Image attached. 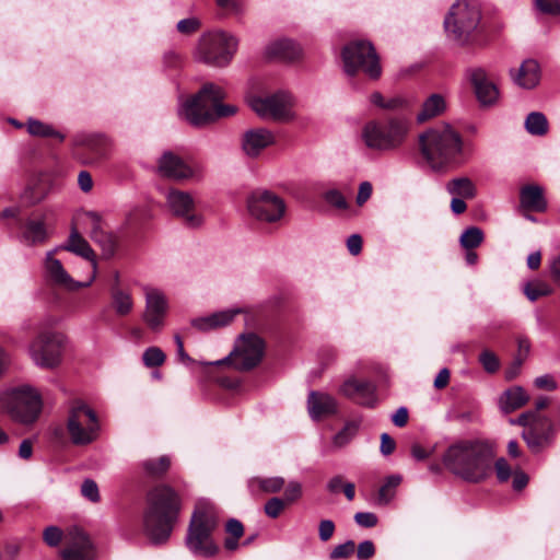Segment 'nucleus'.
<instances>
[{
  "instance_id": "obj_3",
  "label": "nucleus",
  "mask_w": 560,
  "mask_h": 560,
  "mask_svg": "<svg viewBox=\"0 0 560 560\" xmlns=\"http://www.w3.org/2000/svg\"><path fill=\"white\" fill-rule=\"evenodd\" d=\"M224 97L222 88L207 82L196 95L182 105L179 115L195 127H203L220 118L231 117L238 112V107L223 104Z\"/></svg>"
},
{
  "instance_id": "obj_35",
  "label": "nucleus",
  "mask_w": 560,
  "mask_h": 560,
  "mask_svg": "<svg viewBox=\"0 0 560 560\" xmlns=\"http://www.w3.org/2000/svg\"><path fill=\"white\" fill-rule=\"evenodd\" d=\"M172 466V458L168 455H162L156 458H147L140 463L143 474L148 478H163Z\"/></svg>"
},
{
  "instance_id": "obj_1",
  "label": "nucleus",
  "mask_w": 560,
  "mask_h": 560,
  "mask_svg": "<svg viewBox=\"0 0 560 560\" xmlns=\"http://www.w3.org/2000/svg\"><path fill=\"white\" fill-rule=\"evenodd\" d=\"M182 509L179 494L167 485L152 488L147 495L143 513V530L153 544L168 540Z\"/></svg>"
},
{
  "instance_id": "obj_58",
  "label": "nucleus",
  "mask_w": 560,
  "mask_h": 560,
  "mask_svg": "<svg viewBox=\"0 0 560 560\" xmlns=\"http://www.w3.org/2000/svg\"><path fill=\"white\" fill-rule=\"evenodd\" d=\"M302 497V485L298 481H291L285 488L284 497L282 500L285 504H291Z\"/></svg>"
},
{
  "instance_id": "obj_25",
  "label": "nucleus",
  "mask_w": 560,
  "mask_h": 560,
  "mask_svg": "<svg viewBox=\"0 0 560 560\" xmlns=\"http://www.w3.org/2000/svg\"><path fill=\"white\" fill-rule=\"evenodd\" d=\"M307 410L313 420H319L337 412V401L329 394L312 390L307 397Z\"/></svg>"
},
{
  "instance_id": "obj_28",
  "label": "nucleus",
  "mask_w": 560,
  "mask_h": 560,
  "mask_svg": "<svg viewBox=\"0 0 560 560\" xmlns=\"http://www.w3.org/2000/svg\"><path fill=\"white\" fill-rule=\"evenodd\" d=\"M470 78L478 101L482 105L493 104L499 95L498 89L487 79L485 71L482 69H475L471 71Z\"/></svg>"
},
{
  "instance_id": "obj_64",
  "label": "nucleus",
  "mask_w": 560,
  "mask_h": 560,
  "mask_svg": "<svg viewBox=\"0 0 560 560\" xmlns=\"http://www.w3.org/2000/svg\"><path fill=\"white\" fill-rule=\"evenodd\" d=\"M372 185L370 182H362L359 186V191L357 195V203L359 206L364 205L372 195Z\"/></svg>"
},
{
  "instance_id": "obj_51",
  "label": "nucleus",
  "mask_w": 560,
  "mask_h": 560,
  "mask_svg": "<svg viewBox=\"0 0 560 560\" xmlns=\"http://www.w3.org/2000/svg\"><path fill=\"white\" fill-rule=\"evenodd\" d=\"M200 27H201V22L196 16L183 19V20L178 21L176 24L177 32L183 35L195 34L200 30Z\"/></svg>"
},
{
  "instance_id": "obj_4",
  "label": "nucleus",
  "mask_w": 560,
  "mask_h": 560,
  "mask_svg": "<svg viewBox=\"0 0 560 560\" xmlns=\"http://www.w3.org/2000/svg\"><path fill=\"white\" fill-rule=\"evenodd\" d=\"M419 145L431 168L441 171L462 152V138L450 126L436 127L419 136Z\"/></svg>"
},
{
  "instance_id": "obj_6",
  "label": "nucleus",
  "mask_w": 560,
  "mask_h": 560,
  "mask_svg": "<svg viewBox=\"0 0 560 560\" xmlns=\"http://www.w3.org/2000/svg\"><path fill=\"white\" fill-rule=\"evenodd\" d=\"M237 50V40L223 31L203 33L192 51L195 61L212 68L229 66Z\"/></svg>"
},
{
  "instance_id": "obj_15",
  "label": "nucleus",
  "mask_w": 560,
  "mask_h": 560,
  "mask_svg": "<svg viewBox=\"0 0 560 560\" xmlns=\"http://www.w3.org/2000/svg\"><path fill=\"white\" fill-rule=\"evenodd\" d=\"M247 211L257 220L272 223L284 215L285 203L271 191L258 189L247 196Z\"/></svg>"
},
{
  "instance_id": "obj_42",
  "label": "nucleus",
  "mask_w": 560,
  "mask_h": 560,
  "mask_svg": "<svg viewBox=\"0 0 560 560\" xmlns=\"http://www.w3.org/2000/svg\"><path fill=\"white\" fill-rule=\"evenodd\" d=\"M402 478L400 475H392L385 479V482L378 490L377 503L381 505L388 504L396 494V489L400 485Z\"/></svg>"
},
{
  "instance_id": "obj_60",
  "label": "nucleus",
  "mask_w": 560,
  "mask_h": 560,
  "mask_svg": "<svg viewBox=\"0 0 560 560\" xmlns=\"http://www.w3.org/2000/svg\"><path fill=\"white\" fill-rule=\"evenodd\" d=\"M355 523L365 528L374 527L377 524V516L372 512H358L354 515Z\"/></svg>"
},
{
  "instance_id": "obj_38",
  "label": "nucleus",
  "mask_w": 560,
  "mask_h": 560,
  "mask_svg": "<svg viewBox=\"0 0 560 560\" xmlns=\"http://www.w3.org/2000/svg\"><path fill=\"white\" fill-rule=\"evenodd\" d=\"M265 354V340L256 334H247V371L258 366Z\"/></svg>"
},
{
  "instance_id": "obj_40",
  "label": "nucleus",
  "mask_w": 560,
  "mask_h": 560,
  "mask_svg": "<svg viewBox=\"0 0 560 560\" xmlns=\"http://www.w3.org/2000/svg\"><path fill=\"white\" fill-rule=\"evenodd\" d=\"M27 132L33 137L57 138L59 142L65 140V136L56 130L51 125L43 122L35 118H28L26 124Z\"/></svg>"
},
{
  "instance_id": "obj_32",
  "label": "nucleus",
  "mask_w": 560,
  "mask_h": 560,
  "mask_svg": "<svg viewBox=\"0 0 560 560\" xmlns=\"http://www.w3.org/2000/svg\"><path fill=\"white\" fill-rule=\"evenodd\" d=\"M63 249L71 252L82 258L91 261L93 270L96 269V256L90 244L82 237L77 230H72L68 242L62 246Z\"/></svg>"
},
{
  "instance_id": "obj_48",
  "label": "nucleus",
  "mask_w": 560,
  "mask_h": 560,
  "mask_svg": "<svg viewBox=\"0 0 560 560\" xmlns=\"http://www.w3.org/2000/svg\"><path fill=\"white\" fill-rule=\"evenodd\" d=\"M250 486H257L266 493H277L283 488L284 479L282 477L253 478Z\"/></svg>"
},
{
  "instance_id": "obj_39",
  "label": "nucleus",
  "mask_w": 560,
  "mask_h": 560,
  "mask_svg": "<svg viewBox=\"0 0 560 560\" xmlns=\"http://www.w3.org/2000/svg\"><path fill=\"white\" fill-rule=\"evenodd\" d=\"M78 144L85 147L96 159L106 158L112 149L109 139L104 136H86Z\"/></svg>"
},
{
  "instance_id": "obj_54",
  "label": "nucleus",
  "mask_w": 560,
  "mask_h": 560,
  "mask_svg": "<svg viewBox=\"0 0 560 560\" xmlns=\"http://www.w3.org/2000/svg\"><path fill=\"white\" fill-rule=\"evenodd\" d=\"M63 537V532L58 526H48L43 532V539L49 547H57Z\"/></svg>"
},
{
  "instance_id": "obj_30",
  "label": "nucleus",
  "mask_w": 560,
  "mask_h": 560,
  "mask_svg": "<svg viewBox=\"0 0 560 560\" xmlns=\"http://www.w3.org/2000/svg\"><path fill=\"white\" fill-rule=\"evenodd\" d=\"M528 400L529 396L523 387L512 386L500 395L498 404L500 410L508 415L522 408Z\"/></svg>"
},
{
  "instance_id": "obj_19",
  "label": "nucleus",
  "mask_w": 560,
  "mask_h": 560,
  "mask_svg": "<svg viewBox=\"0 0 560 560\" xmlns=\"http://www.w3.org/2000/svg\"><path fill=\"white\" fill-rule=\"evenodd\" d=\"M339 393L366 408H375L378 404L376 386L370 381L349 377L341 384Z\"/></svg>"
},
{
  "instance_id": "obj_62",
  "label": "nucleus",
  "mask_w": 560,
  "mask_h": 560,
  "mask_svg": "<svg viewBox=\"0 0 560 560\" xmlns=\"http://www.w3.org/2000/svg\"><path fill=\"white\" fill-rule=\"evenodd\" d=\"M335 533V524L330 520H323L319 522L318 536L322 541L329 540Z\"/></svg>"
},
{
  "instance_id": "obj_34",
  "label": "nucleus",
  "mask_w": 560,
  "mask_h": 560,
  "mask_svg": "<svg viewBox=\"0 0 560 560\" xmlns=\"http://www.w3.org/2000/svg\"><path fill=\"white\" fill-rule=\"evenodd\" d=\"M110 305L118 316H127L133 310V300L130 291L120 288L117 283L110 288Z\"/></svg>"
},
{
  "instance_id": "obj_50",
  "label": "nucleus",
  "mask_w": 560,
  "mask_h": 560,
  "mask_svg": "<svg viewBox=\"0 0 560 560\" xmlns=\"http://www.w3.org/2000/svg\"><path fill=\"white\" fill-rule=\"evenodd\" d=\"M355 551V544L353 540H347L343 544L337 545L329 553L330 560L347 559Z\"/></svg>"
},
{
  "instance_id": "obj_24",
  "label": "nucleus",
  "mask_w": 560,
  "mask_h": 560,
  "mask_svg": "<svg viewBox=\"0 0 560 560\" xmlns=\"http://www.w3.org/2000/svg\"><path fill=\"white\" fill-rule=\"evenodd\" d=\"M266 57L270 60L291 62L302 56L301 47L291 39L280 38L271 42L265 50Z\"/></svg>"
},
{
  "instance_id": "obj_8",
  "label": "nucleus",
  "mask_w": 560,
  "mask_h": 560,
  "mask_svg": "<svg viewBox=\"0 0 560 560\" xmlns=\"http://www.w3.org/2000/svg\"><path fill=\"white\" fill-rule=\"evenodd\" d=\"M481 8L477 0H457L444 19L445 31L453 40L466 44L477 32Z\"/></svg>"
},
{
  "instance_id": "obj_7",
  "label": "nucleus",
  "mask_w": 560,
  "mask_h": 560,
  "mask_svg": "<svg viewBox=\"0 0 560 560\" xmlns=\"http://www.w3.org/2000/svg\"><path fill=\"white\" fill-rule=\"evenodd\" d=\"M409 130V119L395 116L384 121L368 122L362 130V139L370 149L389 151L399 148L405 142Z\"/></svg>"
},
{
  "instance_id": "obj_5",
  "label": "nucleus",
  "mask_w": 560,
  "mask_h": 560,
  "mask_svg": "<svg viewBox=\"0 0 560 560\" xmlns=\"http://www.w3.org/2000/svg\"><path fill=\"white\" fill-rule=\"evenodd\" d=\"M219 524L217 508L207 501H200L192 513L186 545L198 556L211 557L218 552V546L212 540V532Z\"/></svg>"
},
{
  "instance_id": "obj_45",
  "label": "nucleus",
  "mask_w": 560,
  "mask_h": 560,
  "mask_svg": "<svg viewBox=\"0 0 560 560\" xmlns=\"http://www.w3.org/2000/svg\"><path fill=\"white\" fill-rule=\"evenodd\" d=\"M360 420L349 421L345 424L342 430H340L332 440V443L336 447H343L347 445L352 438L358 433L360 428Z\"/></svg>"
},
{
  "instance_id": "obj_13",
  "label": "nucleus",
  "mask_w": 560,
  "mask_h": 560,
  "mask_svg": "<svg viewBox=\"0 0 560 560\" xmlns=\"http://www.w3.org/2000/svg\"><path fill=\"white\" fill-rule=\"evenodd\" d=\"M63 337L56 332H42L30 345V354L36 365L44 369L58 366L62 358Z\"/></svg>"
},
{
  "instance_id": "obj_33",
  "label": "nucleus",
  "mask_w": 560,
  "mask_h": 560,
  "mask_svg": "<svg viewBox=\"0 0 560 560\" xmlns=\"http://www.w3.org/2000/svg\"><path fill=\"white\" fill-rule=\"evenodd\" d=\"M446 109L445 98L438 93L431 94L422 104L420 112L417 114V121L423 124L442 115Z\"/></svg>"
},
{
  "instance_id": "obj_23",
  "label": "nucleus",
  "mask_w": 560,
  "mask_h": 560,
  "mask_svg": "<svg viewBox=\"0 0 560 560\" xmlns=\"http://www.w3.org/2000/svg\"><path fill=\"white\" fill-rule=\"evenodd\" d=\"M85 217L90 226L91 240L101 246L104 257H112L116 250L114 235L103 230L101 217L96 212H88Z\"/></svg>"
},
{
  "instance_id": "obj_52",
  "label": "nucleus",
  "mask_w": 560,
  "mask_h": 560,
  "mask_svg": "<svg viewBox=\"0 0 560 560\" xmlns=\"http://www.w3.org/2000/svg\"><path fill=\"white\" fill-rule=\"evenodd\" d=\"M324 200L330 206L345 210L348 208V203L342 192L338 189H329L323 195Z\"/></svg>"
},
{
  "instance_id": "obj_53",
  "label": "nucleus",
  "mask_w": 560,
  "mask_h": 560,
  "mask_svg": "<svg viewBox=\"0 0 560 560\" xmlns=\"http://www.w3.org/2000/svg\"><path fill=\"white\" fill-rule=\"evenodd\" d=\"M285 505L284 500L273 497L265 503L264 511L268 517L277 518L282 513Z\"/></svg>"
},
{
  "instance_id": "obj_9",
  "label": "nucleus",
  "mask_w": 560,
  "mask_h": 560,
  "mask_svg": "<svg viewBox=\"0 0 560 560\" xmlns=\"http://www.w3.org/2000/svg\"><path fill=\"white\" fill-rule=\"evenodd\" d=\"M0 410L24 424L33 423L42 410L40 395L30 386L0 394Z\"/></svg>"
},
{
  "instance_id": "obj_46",
  "label": "nucleus",
  "mask_w": 560,
  "mask_h": 560,
  "mask_svg": "<svg viewBox=\"0 0 560 560\" xmlns=\"http://www.w3.org/2000/svg\"><path fill=\"white\" fill-rule=\"evenodd\" d=\"M483 241V232L477 226L466 229L460 237L459 243L466 249H474L478 247Z\"/></svg>"
},
{
  "instance_id": "obj_22",
  "label": "nucleus",
  "mask_w": 560,
  "mask_h": 560,
  "mask_svg": "<svg viewBox=\"0 0 560 560\" xmlns=\"http://www.w3.org/2000/svg\"><path fill=\"white\" fill-rule=\"evenodd\" d=\"M158 174L173 180H183L192 176V170L183 159L171 151L164 152L158 162Z\"/></svg>"
},
{
  "instance_id": "obj_21",
  "label": "nucleus",
  "mask_w": 560,
  "mask_h": 560,
  "mask_svg": "<svg viewBox=\"0 0 560 560\" xmlns=\"http://www.w3.org/2000/svg\"><path fill=\"white\" fill-rule=\"evenodd\" d=\"M56 250H50L46 254L45 258V272L46 277L55 284L68 290H78L80 288L89 287L95 278H92L83 283L74 281L71 276L66 271L61 261L54 257Z\"/></svg>"
},
{
  "instance_id": "obj_16",
  "label": "nucleus",
  "mask_w": 560,
  "mask_h": 560,
  "mask_svg": "<svg viewBox=\"0 0 560 560\" xmlns=\"http://www.w3.org/2000/svg\"><path fill=\"white\" fill-rule=\"evenodd\" d=\"M63 560H94L96 552L90 536L80 527L71 526L65 534Z\"/></svg>"
},
{
  "instance_id": "obj_47",
  "label": "nucleus",
  "mask_w": 560,
  "mask_h": 560,
  "mask_svg": "<svg viewBox=\"0 0 560 560\" xmlns=\"http://www.w3.org/2000/svg\"><path fill=\"white\" fill-rule=\"evenodd\" d=\"M25 237L33 244L45 242L47 238V231L44 221H28L26 223Z\"/></svg>"
},
{
  "instance_id": "obj_55",
  "label": "nucleus",
  "mask_w": 560,
  "mask_h": 560,
  "mask_svg": "<svg viewBox=\"0 0 560 560\" xmlns=\"http://www.w3.org/2000/svg\"><path fill=\"white\" fill-rule=\"evenodd\" d=\"M479 361L483 369L489 373H494L499 369V360L497 355L489 350H485L480 353Z\"/></svg>"
},
{
  "instance_id": "obj_49",
  "label": "nucleus",
  "mask_w": 560,
  "mask_h": 560,
  "mask_svg": "<svg viewBox=\"0 0 560 560\" xmlns=\"http://www.w3.org/2000/svg\"><path fill=\"white\" fill-rule=\"evenodd\" d=\"M166 355L159 347H149L142 354L143 364L147 368H158L165 362Z\"/></svg>"
},
{
  "instance_id": "obj_18",
  "label": "nucleus",
  "mask_w": 560,
  "mask_h": 560,
  "mask_svg": "<svg viewBox=\"0 0 560 560\" xmlns=\"http://www.w3.org/2000/svg\"><path fill=\"white\" fill-rule=\"evenodd\" d=\"M555 434L556 430L552 421L548 417L538 415L529 428L523 431L522 438L527 446L537 453L552 443Z\"/></svg>"
},
{
  "instance_id": "obj_36",
  "label": "nucleus",
  "mask_w": 560,
  "mask_h": 560,
  "mask_svg": "<svg viewBox=\"0 0 560 560\" xmlns=\"http://www.w3.org/2000/svg\"><path fill=\"white\" fill-rule=\"evenodd\" d=\"M521 203L524 208L542 212L547 208L542 189L536 185H528L521 190Z\"/></svg>"
},
{
  "instance_id": "obj_12",
  "label": "nucleus",
  "mask_w": 560,
  "mask_h": 560,
  "mask_svg": "<svg viewBox=\"0 0 560 560\" xmlns=\"http://www.w3.org/2000/svg\"><path fill=\"white\" fill-rule=\"evenodd\" d=\"M249 105L261 118L279 121H289L294 118L295 98L288 91H278L266 97H253Z\"/></svg>"
},
{
  "instance_id": "obj_59",
  "label": "nucleus",
  "mask_w": 560,
  "mask_h": 560,
  "mask_svg": "<svg viewBox=\"0 0 560 560\" xmlns=\"http://www.w3.org/2000/svg\"><path fill=\"white\" fill-rule=\"evenodd\" d=\"M537 9L546 14H559L560 1L559 0H535Z\"/></svg>"
},
{
  "instance_id": "obj_61",
  "label": "nucleus",
  "mask_w": 560,
  "mask_h": 560,
  "mask_svg": "<svg viewBox=\"0 0 560 560\" xmlns=\"http://www.w3.org/2000/svg\"><path fill=\"white\" fill-rule=\"evenodd\" d=\"M375 555V546L372 540H364L357 548L358 560H369Z\"/></svg>"
},
{
  "instance_id": "obj_43",
  "label": "nucleus",
  "mask_w": 560,
  "mask_h": 560,
  "mask_svg": "<svg viewBox=\"0 0 560 560\" xmlns=\"http://www.w3.org/2000/svg\"><path fill=\"white\" fill-rule=\"evenodd\" d=\"M525 128L533 136H545L548 132V120L542 113L533 112L525 119Z\"/></svg>"
},
{
  "instance_id": "obj_11",
  "label": "nucleus",
  "mask_w": 560,
  "mask_h": 560,
  "mask_svg": "<svg viewBox=\"0 0 560 560\" xmlns=\"http://www.w3.org/2000/svg\"><path fill=\"white\" fill-rule=\"evenodd\" d=\"M342 60L348 75L352 77L358 71H362L374 80L381 77L378 56L369 42L358 40L347 45L342 50Z\"/></svg>"
},
{
  "instance_id": "obj_44",
  "label": "nucleus",
  "mask_w": 560,
  "mask_h": 560,
  "mask_svg": "<svg viewBox=\"0 0 560 560\" xmlns=\"http://www.w3.org/2000/svg\"><path fill=\"white\" fill-rule=\"evenodd\" d=\"M552 293V288L541 280H534L527 282L524 285V294L532 302L538 300L539 298L550 295Z\"/></svg>"
},
{
  "instance_id": "obj_27",
  "label": "nucleus",
  "mask_w": 560,
  "mask_h": 560,
  "mask_svg": "<svg viewBox=\"0 0 560 560\" xmlns=\"http://www.w3.org/2000/svg\"><path fill=\"white\" fill-rule=\"evenodd\" d=\"M241 313V308L221 311L208 316L194 318L190 324L199 331H209L228 326L234 320L235 316Z\"/></svg>"
},
{
  "instance_id": "obj_29",
  "label": "nucleus",
  "mask_w": 560,
  "mask_h": 560,
  "mask_svg": "<svg viewBox=\"0 0 560 560\" xmlns=\"http://www.w3.org/2000/svg\"><path fill=\"white\" fill-rule=\"evenodd\" d=\"M52 190V182L47 176H39L21 192V200L26 206H35L45 200Z\"/></svg>"
},
{
  "instance_id": "obj_37",
  "label": "nucleus",
  "mask_w": 560,
  "mask_h": 560,
  "mask_svg": "<svg viewBox=\"0 0 560 560\" xmlns=\"http://www.w3.org/2000/svg\"><path fill=\"white\" fill-rule=\"evenodd\" d=\"M446 191L451 196L474 199L477 196V187L475 183L466 176L455 177L445 185Z\"/></svg>"
},
{
  "instance_id": "obj_17",
  "label": "nucleus",
  "mask_w": 560,
  "mask_h": 560,
  "mask_svg": "<svg viewBox=\"0 0 560 560\" xmlns=\"http://www.w3.org/2000/svg\"><path fill=\"white\" fill-rule=\"evenodd\" d=\"M168 303L165 295L158 289H145V307L142 320L152 331L159 332L165 325Z\"/></svg>"
},
{
  "instance_id": "obj_26",
  "label": "nucleus",
  "mask_w": 560,
  "mask_h": 560,
  "mask_svg": "<svg viewBox=\"0 0 560 560\" xmlns=\"http://www.w3.org/2000/svg\"><path fill=\"white\" fill-rule=\"evenodd\" d=\"M513 82L522 89H534L540 81V67L534 59H526L517 70H511Z\"/></svg>"
},
{
  "instance_id": "obj_31",
  "label": "nucleus",
  "mask_w": 560,
  "mask_h": 560,
  "mask_svg": "<svg viewBox=\"0 0 560 560\" xmlns=\"http://www.w3.org/2000/svg\"><path fill=\"white\" fill-rule=\"evenodd\" d=\"M275 141L273 135L264 128L247 130V156L256 158Z\"/></svg>"
},
{
  "instance_id": "obj_2",
  "label": "nucleus",
  "mask_w": 560,
  "mask_h": 560,
  "mask_svg": "<svg viewBox=\"0 0 560 560\" xmlns=\"http://www.w3.org/2000/svg\"><path fill=\"white\" fill-rule=\"evenodd\" d=\"M493 453L478 441H462L451 445L443 455V464L455 476L468 482L486 480L493 470Z\"/></svg>"
},
{
  "instance_id": "obj_41",
  "label": "nucleus",
  "mask_w": 560,
  "mask_h": 560,
  "mask_svg": "<svg viewBox=\"0 0 560 560\" xmlns=\"http://www.w3.org/2000/svg\"><path fill=\"white\" fill-rule=\"evenodd\" d=\"M225 533L224 548L234 551L238 547V539L244 534V526L240 521L231 518L226 522Z\"/></svg>"
},
{
  "instance_id": "obj_10",
  "label": "nucleus",
  "mask_w": 560,
  "mask_h": 560,
  "mask_svg": "<svg viewBox=\"0 0 560 560\" xmlns=\"http://www.w3.org/2000/svg\"><path fill=\"white\" fill-rule=\"evenodd\" d=\"M67 431L72 444L77 446L93 443L100 433V422L95 411L82 400L73 401L68 412Z\"/></svg>"
},
{
  "instance_id": "obj_20",
  "label": "nucleus",
  "mask_w": 560,
  "mask_h": 560,
  "mask_svg": "<svg viewBox=\"0 0 560 560\" xmlns=\"http://www.w3.org/2000/svg\"><path fill=\"white\" fill-rule=\"evenodd\" d=\"M167 205L172 212L184 219V222L189 228L200 226L202 218L195 213H190L194 209V198L189 192L182 190H171L167 194Z\"/></svg>"
},
{
  "instance_id": "obj_56",
  "label": "nucleus",
  "mask_w": 560,
  "mask_h": 560,
  "mask_svg": "<svg viewBox=\"0 0 560 560\" xmlns=\"http://www.w3.org/2000/svg\"><path fill=\"white\" fill-rule=\"evenodd\" d=\"M81 493L91 502L100 501V491L97 483L92 479H85L81 486Z\"/></svg>"
},
{
  "instance_id": "obj_63",
  "label": "nucleus",
  "mask_w": 560,
  "mask_h": 560,
  "mask_svg": "<svg viewBox=\"0 0 560 560\" xmlns=\"http://www.w3.org/2000/svg\"><path fill=\"white\" fill-rule=\"evenodd\" d=\"M538 415L539 413L536 411H526L521 413L516 419H510V423L513 425H522L527 429Z\"/></svg>"
},
{
  "instance_id": "obj_57",
  "label": "nucleus",
  "mask_w": 560,
  "mask_h": 560,
  "mask_svg": "<svg viewBox=\"0 0 560 560\" xmlns=\"http://www.w3.org/2000/svg\"><path fill=\"white\" fill-rule=\"evenodd\" d=\"M494 470L497 478L500 482L508 481L512 475V468L509 465L508 460L503 457L495 460Z\"/></svg>"
},
{
  "instance_id": "obj_14",
  "label": "nucleus",
  "mask_w": 560,
  "mask_h": 560,
  "mask_svg": "<svg viewBox=\"0 0 560 560\" xmlns=\"http://www.w3.org/2000/svg\"><path fill=\"white\" fill-rule=\"evenodd\" d=\"M237 340L240 343L228 357L210 363L221 368L224 375L220 376L218 382L231 390L236 389L245 378V332L240 334Z\"/></svg>"
}]
</instances>
